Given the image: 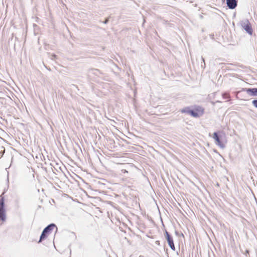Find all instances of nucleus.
<instances>
[{
  "label": "nucleus",
  "mask_w": 257,
  "mask_h": 257,
  "mask_svg": "<svg viewBox=\"0 0 257 257\" xmlns=\"http://www.w3.org/2000/svg\"><path fill=\"white\" fill-rule=\"evenodd\" d=\"M191 107H192V106L185 107L180 109V112L182 113H187L191 115Z\"/></svg>",
  "instance_id": "9d476101"
},
{
  "label": "nucleus",
  "mask_w": 257,
  "mask_h": 257,
  "mask_svg": "<svg viewBox=\"0 0 257 257\" xmlns=\"http://www.w3.org/2000/svg\"><path fill=\"white\" fill-rule=\"evenodd\" d=\"M164 236L166 239L168 245L173 250H175V246L174 243V240L171 234L167 231L166 229L164 230Z\"/></svg>",
  "instance_id": "0eeeda50"
},
{
  "label": "nucleus",
  "mask_w": 257,
  "mask_h": 257,
  "mask_svg": "<svg viewBox=\"0 0 257 257\" xmlns=\"http://www.w3.org/2000/svg\"><path fill=\"white\" fill-rule=\"evenodd\" d=\"M222 96L223 99H226L229 98V94L227 92H224L222 93Z\"/></svg>",
  "instance_id": "9b49d317"
},
{
  "label": "nucleus",
  "mask_w": 257,
  "mask_h": 257,
  "mask_svg": "<svg viewBox=\"0 0 257 257\" xmlns=\"http://www.w3.org/2000/svg\"><path fill=\"white\" fill-rule=\"evenodd\" d=\"M192 106L190 116L195 118H198L203 115L204 113V109L203 107L197 105Z\"/></svg>",
  "instance_id": "39448f33"
},
{
  "label": "nucleus",
  "mask_w": 257,
  "mask_h": 257,
  "mask_svg": "<svg viewBox=\"0 0 257 257\" xmlns=\"http://www.w3.org/2000/svg\"><path fill=\"white\" fill-rule=\"evenodd\" d=\"M216 185H217V186H219V183H217Z\"/></svg>",
  "instance_id": "aec40b11"
},
{
  "label": "nucleus",
  "mask_w": 257,
  "mask_h": 257,
  "mask_svg": "<svg viewBox=\"0 0 257 257\" xmlns=\"http://www.w3.org/2000/svg\"><path fill=\"white\" fill-rule=\"evenodd\" d=\"M109 21V18L108 17V18H105L104 21L102 22V23H103L104 24H107L108 23Z\"/></svg>",
  "instance_id": "2eb2a0df"
},
{
  "label": "nucleus",
  "mask_w": 257,
  "mask_h": 257,
  "mask_svg": "<svg viewBox=\"0 0 257 257\" xmlns=\"http://www.w3.org/2000/svg\"><path fill=\"white\" fill-rule=\"evenodd\" d=\"M252 105L256 108H257V99L253 100L251 102Z\"/></svg>",
  "instance_id": "4468645a"
},
{
  "label": "nucleus",
  "mask_w": 257,
  "mask_h": 257,
  "mask_svg": "<svg viewBox=\"0 0 257 257\" xmlns=\"http://www.w3.org/2000/svg\"><path fill=\"white\" fill-rule=\"evenodd\" d=\"M241 250V252L244 254L246 257H249V250L247 249H246L245 250V252H243V250L242 249H240Z\"/></svg>",
  "instance_id": "f8f14e48"
},
{
  "label": "nucleus",
  "mask_w": 257,
  "mask_h": 257,
  "mask_svg": "<svg viewBox=\"0 0 257 257\" xmlns=\"http://www.w3.org/2000/svg\"><path fill=\"white\" fill-rule=\"evenodd\" d=\"M237 4V0H226V5L227 7L229 9H235Z\"/></svg>",
  "instance_id": "1a4fd4ad"
},
{
  "label": "nucleus",
  "mask_w": 257,
  "mask_h": 257,
  "mask_svg": "<svg viewBox=\"0 0 257 257\" xmlns=\"http://www.w3.org/2000/svg\"><path fill=\"white\" fill-rule=\"evenodd\" d=\"M55 227L56 228V232L58 230V228L56 225L54 223H51L45 227L41 234L38 243H40L43 240L46 239L48 235L51 233Z\"/></svg>",
  "instance_id": "f257e3e1"
},
{
  "label": "nucleus",
  "mask_w": 257,
  "mask_h": 257,
  "mask_svg": "<svg viewBox=\"0 0 257 257\" xmlns=\"http://www.w3.org/2000/svg\"><path fill=\"white\" fill-rule=\"evenodd\" d=\"M201 60L202 62L201 64V67L203 69H204L205 68V60L204 58L203 57H201Z\"/></svg>",
  "instance_id": "ddd939ff"
},
{
  "label": "nucleus",
  "mask_w": 257,
  "mask_h": 257,
  "mask_svg": "<svg viewBox=\"0 0 257 257\" xmlns=\"http://www.w3.org/2000/svg\"><path fill=\"white\" fill-rule=\"evenodd\" d=\"M73 86L75 87H77V86L75 85H73Z\"/></svg>",
  "instance_id": "412c9836"
},
{
  "label": "nucleus",
  "mask_w": 257,
  "mask_h": 257,
  "mask_svg": "<svg viewBox=\"0 0 257 257\" xmlns=\"http://www.w3.org/2000/svg\"><path fill=\"white\" fill-rule=\"evenodd\" d=\"M181 235L182 236H183V237L184 236V234H183L182 233H181Z\"/></svg>",
  "instance_id": "6ab92c4d"
},
{
  "label": "nucleus",
  "mask_w": 257,
  "mask_h": 257,
  "mask_svg": "<svg viewBox=\"0 0 257 257\" xmlns=\"http://www.w3.org/2000/svg\"><path fill=\"white\" fill-rule=\"evenodd\" d=\"M221 101H219V100H216L215 102H214V101H211V104L213 105H214L216 103H221Z\"/></svg>",
  "instance_id": "f3484780"
},
{
  "label": "nucleus",
  "mask_w": 257,
  "mask_h": 257,
  "mask_svg": "<svg viewBox=\"0 0 257 257\" xmlns=\"http://www.w3.org/2000/svg\"><path fill=\"white\" fill-rule=\"evenodd\" d=\"M224 137V134L221 131L214 132L212 136L215 144L221 149H224L225 147V145L222 142L223 139Z\"/></svg>",
  "instance_id": "20e7f679"
},
{
  "label": "nucleus",
  "mask_w": 257,
  "mask_h": 257,
  "mask_svg": "<svg viewBox=\"0 0 257 257\" xmlns=\"http://www.w3.org/2000/svg\"><path fill=\"white\" fill-rule=\"evenodd\" d=\"M175 234H176L177 236H179V234H179V232H178V231H177V230H175Z\"/></svg>",
  "instance_id": "a211bd4d"
},
{
  "label": "nucleus",
  "mask_w": 257,
  "mask_h": 257,
  "mask_svg": "<svg viewBox=\"0 0 257 257\" xmlns=\"http://www.w3.org/2000/svg\"><path fill=\"white\" fill-rule=\"evenodd\" d=\"M57 57V56L55 54H53L51 55V59L52 60H54V59H56Z\"/></svg>",
  "instance_id": "dca6fc26"
},
{
  "label": "nucleus",
  "mask_w": 257,
  "mask_h": 257,
  "mask_svg": "<svg viewBox=\"0 0 257 257\" xmlns=\"http://www.w3.org/2000/svg\"><path fill=\"white\" fill-rule=\"evenodd\" d=\"M240 25L247 34H248L249 35H252V29L251 24L247 19L241 21Z\"/></svg>",
  "instance_id": "423d86ee"
},
{
  "label": "nucleus",
  "mask_w": 257,
  "mask_h": 257,
  "mask_svg": "<svg viewBox=\"0 0 257 257\" xmlns=\"http://www.w3.org/2000/svg\"><path fill=\"white\" fill-rule=\"evenodd\" d=\"M5 193V192L4 191L0 195V220L2 222L5 221L7 218Z\"/></svg>",
  "instance_id": "f03ea898"
},
{
  "label": "nucleus",
  "mask_w": 257,
  "mask_h": 257,
  "mask_svg": "<svg viewBox=\"0 0 257 257\" xmlns=\"http://www.w3.org/2000/svg\"><path fill=\"white\" fill-rule=\"evenodd\" d=\"M241 91L245 92L250 96H257V87L243 88Z\"/></svg>",
  "instance_id": "6e6552de"
},
{
  "label": "nucleus",
  "mask_w": 257,
  "mask_h": 257,
  "mask_svg": "<svg viewBox=\"0 0 257 257\" xmlns=\"http://www.w3.org/2000/svg\"><path fill=\"white\" fill-rule=\"evenodd\" d=\"M93 76L100 78L103 80H107L106 76L102 73L100 70L97 69L91 68L89 69L87 71V77L90 79H94Z\"/></svg>",
  "instance_id": "7ed1b4c3"
}]
</instances>
